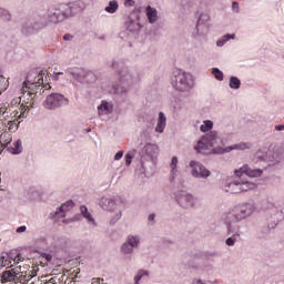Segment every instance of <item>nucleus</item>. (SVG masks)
Returning a JSON list of instances; mask_svg holds the SVG:
<instances>
[{"instance_id": "obj_1", "label": "nucleus", "mask_w": 284, "mask_h": 284, "mask_svg": "<svg viewBox=\"0 0 284 284\" xmlns=\"http://www.w3.org/2000/svg\"><path fill=\"white\" fill-rule=\"evenodd\" d=\"M42 85V87H41ZM52 87L49 84L43 85V71L39 73L31 71L26 82L22 84V99L26 105L22 108V112L13 120L8 121L9 132H17L19 130V123L28 116V113L34 108V101H39L41 97L48 95V90Z\"/></svg>"}, {"instance_id": "obj_2", "label": "nucleus", "mask_w": 284, "mask_h": 284, "mask_svg": "<svg viewBox=\"0 0 284 284\" xmlns=\"http://www.w3.org/2000/svg\"><path fill=\"white\" fill-rule=\"evenodd\" d=\"M223 140L221 135H219V131H210L209 133L202 135L197 143L194 145V150L199 152V154H216L214 151L219 148H214L215 145H221Z\"/></svg>"}, {"instance_id": "obj_3", "label": "nucleus", "mask_w": 284, "mask_h": 284, "mask_svg": "<svg viewBox=\"0 0 284 284\" xmlns=\"http://www.w3.org/2000/svg\"><path fill=\"white\" fill-rule=\"evenodd\" d=\"M171 85L178 92H190L194 88V78L189 72L175 69L171 77Z\"/></svg>"}, {"instance_id": "obj_4", "label": "nucleus", "mask_w": 284, "mask_h": 284, "mask_svg": "<svg viewBox=\"0 0 284 284\" xmlns=\"http://www.w3.org/2000/svg\"><path fill=\"white\" fill-rule=\"evenodd\" d=\"M119 84L113 85L112 92L114 94H128L130 88L139 81V78L132 74L130 69L124 68L119 72Z\"/></svg>"}, {"instance_id": "obj_5", "label": "nucleus", "mask_w": 284, "mask_h": 284, "mask_svg": "<svg viewBox=\"0 0 284 284\" xmlns=\"http://www.w3.org/2000/svg\"><path fill=\"white\" fill-rule=\"evenodd\" d=\"M45 110H59V108H65L70 105V99L65 98L62 93H50L47 95L42 103Z\"/></svg>"}, {"instance_id": "obj_6", "label": "nucleus", "mask_w": 284, "mask_h": 284, "mask_svg": "<svg viewBox=\"0 0 284 284\" xmlns=\"http://www.w3.org/2000/svg\"><path fill=\"white\" fill-rule=\"evenodd\" d=\"M250 190H256V183L237 179L233 182H226L224 191L231 192V194H241L242 192H250Z\"/></svg>"}, {"instance_id": "obj_7", "label": "nucleus", "mask_w": 284, "mask_h": 284, "mask_svg": "<svg viewBox=\"0 0 284 284\" xmlns=\"http://www.w3.org/2000/svg\"><path fill=\"white\" fill-rule=\"evenodd\" d=\"M176 201L178 204L183 207V210H193V207H196L199 203V197L182 191L176 195Z\"/></svg>"}, {"instance_id": "obj_8", "label": "nucleus", "mask_w": 284, "mask_h": 284, "mask_svg": "<svg viewBox=\"0 0 284 284\" xmlns=\"http://www.w3.org/2000/svg\"><path fill=\"white\" fill-rule=\"evenodd\" d=\"M23 261L24 258L20 253H4L0 255V267H6L7 270H10V267H14V265H19V263H23Z\"/></svg>"}, {"instance_id": "obj_9", "label": "nucleus", "mask_w": 284, "mask_h": 284, "mask_svg": "<svg viewBox=\"0 0 284 284\" xmlns=\"http://www.w3.org/2000/svg\"><path fill=\"white\" fill-rule=\"evenodd\" d=\"M241 221H243V219L241 217V214L239 213L236 207L226 213V215L224 216V222L226 224L229 234H234V232L239 230V226H236L235 223H241Z\"/></svg>"}, {"instance_id": "obj_10", "label": "nucleus", "mask_w": 284, "mask_h": 284, "mask_svg": "<svg viewBox=\"0 0 284 284\" xmlns=\"http://www.w3.org/2000/svg\"><path fill=\"white\" fill-rule=\"evenodd\" d=\"M189 168H191V175L194 179H207L211 174L210 170L199 161L192 160Z\"/></svg>"}, {"instance_id": "obj_11", "label": "nucleus", "mask_w": 284, "mask_h": 284, "mask_svg": "<svg viewBox=\"0 0 284 284\" xmlns=\"http://www.w3.org/2000/svg\"><path fill=\"white\" fill-rule=\"evenodd\" d=\"M235 209L237 213H240L242 221H245V219H250V216H252V214L258 210V206L256 205V202L248 201L235 206Z\"/></svg>"}, {"instance_id": "obj_12", "label": "nucleus", "mask_w": 284, "mask_h": 284, "mask_svg": "<svg viewBox=\"0 0 284 284\" xmlns=\"http://www.w3.org/2000/svg\"><path fill=\"white\" fill-rule=\"evenodd\" d=\"M252 143L250 142H240L235 143L233 145L226 146V148H221L217 146V149L214 150L215 154H226L230 152H233V150H237L239 152H245V150H251Z\"/></svg>"}, {"instance_id": "obj_13", "label": "nucleus", "mask_w": 284, "mask_h": 284, "mask_svg": "<svg viewBox=\"0 0 284 284\" xmlns=\"http://www.w3.org/2000/svg\"><path fill=\"white\" fill-rule=\"evenodd\" d=\"M210 32V14L201 13L196 23L197 37H205Z\"/></svg>"}, {"instance_id": "obj_14", "label": "nucleus", "mask_w": 284, "mask_h": 284, "mask_svg": "<svg viewBox=\"0 0 284 284\" xmlns=\"http://www.w3.org/2000/svg\"><path fill=\"white\" fill-rule=\"evenodd\" d=\"M268 219L272 224H268L270 230H276V225L283 222L284 220V211L278 210L277 207L271 209L268 212Z\"/></svg>"}, {"instance_id": "obj_15", "label": "nucleus", "mask_w": 284, "mask_h": 284, "mask_svg": "<svg viewBox=\"0 0 284 284\" xmlns=\"http://www.w3.org/2000/svg\"><path fill=\"white\" fill-rule=\"evenodd\" d=\"M99 206L105 212H112L119 207V203H116V197L114 196H102L99 200Z\"/></svg>"}, {"instance_id": "obj_16", "label": "nucleus", "mask_w": 284, "mask_h": 284, "mask_svg": "<svg viewBox=\"0 0 284 284\" xmlns=\"http://www.w3.org/2000/svg\"><path fill=\"white\" fill-rule=\"evenodd\" d=\"M235 174L236 176H240V174H246V176H250L251 179H256L258 176H263V171L261 169H252L250 165L244 164L239 171H235Z\"/></svg>"}, {"instance_id": "obj_17", "label": "nucleus", "mask_w": 284, "mask_h": 284, "mask_svg": "<svg viewBox=\"0 0 284 284\" xmlns=\"http://www.w3.org/2000/svg\"><path fill=\"white\" fill-rule=\"evenodd\" d=\"M19 274H23V266H16L9 271H4L2 273V283H11V281H16Z\"/></svg>"}, {"instance_id": "obj_18", "label": "nucleus", "mask_w": 284, "mask_h": 284, "mask_svg": "<svg viewBox=\"0 0 284 284\" xmlns=\"http://www.w3.org/2000/svg\"><path fill=\"white\" fill-rule=\"evenodd\" d=\"M41 24L34 20H27L22 24L23 34H34L37 30H40Z\"/></svg>"}, {"instance_id": "obj_19", "label": "nucleus", "mask_w": 284, "mask_h": 284, "mask_svg": "<svg viewBox=\"0 0 284 284\" xmlns=\"http://www.w3.org/2000/svg\"><path fill=\"white\" fill-rule=\"evenodd\" d=\"M146 12V19L151 26H154V23L159 22V10L152 6H148L145 9Z\"/></svg>"}, {"instance_id": "obj_20", "label": "nucleus", "mask_w": 284, "mask_h": 284, "mask_svg": "<svg viewBox=\"0 0 284 284\" xmlns=\"http://www.w3.org/2000/svg\"><path fill=\"white\" fill-rule=\"evenodd\" d=\"M71 77L78 81L79 83L83 82V79H85V71L80 68H69L67 70Z\"/></svg>"}, {"instance_id": "obj_21", "label": "nucleus", "mask_w": 284, "mask_h": 284, "mask_svg": "<svg viewBox=\"0 0 284 284\" xmlns=\"http://www.w3.org/2000/svg\"><path fill=\"white\" fill-rule=\"evenodd\" d=\"M166 125H168V118L165 116V113L160 112L158 118V123L155 126V132H158L159 134H163Z\"/></svg>"}, {"instance_id": "obj_22", "label": "nucleus", "mask_w": 284, "mask_h": 284, "mask_svg": "<svg viewBox=\"0 0 284 284\" xmlns=\"http://www.w3.org/2000/svg\"><path fill=\"white\" fill-rule=\"evenodd\" d=\"M110 213V225H116V223H119V221H121L122 216H123V210H121L120 206H118L115 210L113 211H109Z\"/></svg>"}, {"instance_id": "obj_23", "label": "nucleus", "mask_w": 284, "mask_h": 284, "mask_svg": "<svg viewBox=\"0 0 284 284\" xmlns=\"http://www.w3.org/2000/svg\"><path fill=\"white\" fill-rule=\"evenodd\" d=\"M179 158L173 156L170 163V170H171V183H174L176 179H179Z\"/></svg>"}, {"instance_id": "obj_24", "label": "nucleus", "mask_w": 284, "mask_h": 284, "mask_svg": "<svg viewBox=\"0 0 284 284\" xmlns=\"http://www.w3.org/2000/svg\"><path fill=\"white\" fill-rule=\"evenodd\" d=\"M144 152H145L146 156H150V159H152V161H154V159H156V156H159V146L156 144L148 143L144 146Z\"/></svg>"}, {"instance_id": "obj_25", "label": "nucleus", "mask_w": 284, "mask_h": 284, "mask_svg": "<svg viewBox=\"0 0 284 284\" xmlns=\"http://www.w3.org/2000/svg\"><path fill=\"white\" fill-rule=\"evenodd\" d=\"M113 106L110 102L102 101V103L98 106V114L100 116H105L108 114H112Z\"/></svg>"}, {"instance_id": "obj_26", "label": "nucleus", "mask_w": 284, "mask_h": 284, "mask_svg": "<svg viewBox=\"0 0 284 284\" xmlns=\"http://www.w3.org/2000/svg\"><path fill=\"white\" fill-rule=\"evenodd\" d=\"M80 213L82 214L83 219H85L88 221V223L93 225V227H97V221L94 220V217L92 216L90 211H88V206L81 205Z\"/></svg>"}, {"instance_id": "obj_27", "label": "nucleus", "mask_w": 284, "mask_h": 284, "mask_svg": "<svg viewBox=\"0 0 284 284\" xmlns=\"http://www.w3.org/2000/svg\"><path fill=\"white\" fill-rule=\"evenodd\" d=\"M70 207H72V202H67L64 204H62L54 214L55 219H65V212H68V210H70Z\"/></svg>"}, {"instance_id": "obj_28", "label": "nucleus", "mask_w": 284, "mask_h": 284, "mask_svg": "<svg viewBox=\"0 0 284 284\" xmlns=\"http://www.w3.org/2000/svg\"><path fill=\"white\" fill-rule=\"evenodd\" d=\"M63 12L59 9H54L49 13V21L51 23H59V21H63Z\"/></svg>"}, {"instance_id": "obj_29", "label": "nucleus", "mask_w": 284, "mask_h": 284, "mask_svg": "<svg viewBox=\"0 0 284 284\" xmlns=\"http://www.w3.org/2000/svg\"><path fill=\"white\" fill-rule=\"evenodd\" d=\"M21 114V112L13 110L12 106H8V109L4 111V116H2L1 121H12L13 119H17Z\"/></svg>"}, {"instance_id": "obj_30", "label": "nucleus", "mask_w": 284, "mask_h": 284, "mask_svg": "<svg viewBox=\"0 0 284 284\" xmlns=\"http://www.w3.org/2000/svg\"><path fill=\"white\" fill-rule=\"evenodd\" d=\"M28 270V266L27 267H22V272L21 275H20V281H23L24 283H28V281H32V278H34V276H37V272H34V270H31V271H26Z\"/></svg>"}, {"instance_id": "obj_31", "label": "nucleus", "mask_w": 284, "mask_h": 284, "mask_svg": "<svg viewBox=\"0 0 284 284\" xmlns=\"http://www.w3.org/2000/svg\"><path fill=\"white\" fill-rule=\"evenodd\" d=\"M8 152H10V154H21V152H23V142L17 140L13 142L12 146H8Z\"/></svg>"}, {"instance_id": "obj_32", "label": "nucleus", "mask_w": 284, "mask_h": 284, "mask_svg": "<svg viewBox=\"0 0 284 284\" xmlns=\"http://www.w3.org/2000/svg\"><path fill=\"white\" fill-rule=\"evenodd\" d=\"M125 242L133 246L134 250H139V245H141V235H128Z\"/></svg>"}, {"instance_id": "obj_33", "label": "nucleus", "mask_w": 284, "mask_h": 284, "mask_svg": "<svg viewBox=\"0 0 284 284\" xmlns=\"http://www.w3.org/2000/svg\"><path fill=\"white\" fill-rule=\"evenodd\" d=\"M227 234H232V236L227 237L225 243L229 247H234V245H236V241H239V239H241V233H239V230H235V232L230 233L227 231Z\"/></svg>"}, {"instance_id": "obj_34", "label": "nucleus", "mask_w": 284, "mask_h": 284, "mask_svg": "<svg viewBox=\"0 0 284 284\" xmlns=\"http://www.w3.org/2000/svg\"><path fill=\"white\" fill-rule=\"evenodd\" d=\"M0 21H3L4 23H10V21H12V13H10L8 9L0 8Z\"/></svg>"}, {"instance_id": "obj_35", "label": "nucleus", "mask_w": 284, "mask_h": 284, "mask_svg": "<svg viewBox=\"0 0 284 284\" xmlns=\"http://www.w3.org/2000/svg\"><path fill=\"white\" fill-rule=\"evenodd\" d=\"M121 254H124L125 256H130L134 254V247L130 244H128L125 241L120 247Z\"/></svg>"}, {"instance_id": "obj_36", "label": "nucleus", "mask_w": 284, "mask_h": 284, "mask_svg": "<svg viewBox=\"0 0 284 284\" xmlns=\"http://www.w3.org/2000/svg\"><path fill=\"white\" fill-rule=\"evenodd\" d=\"M0 143L4 148H8V145H10V143H12V134H10L8 132L1 133Z\"/></svg>"}, {"instance_id": "obj_37", "label": "nucleus", "mask_w": 284, "mask_h": 284, "mask_svg": "<svg viewBox=\"0 0 284 284\" xmlns=\"http://www.w3.org/2000/svg\"><path fill=\"white\" fill-rule=\"evenodd\" d=\"M235 37L236 34H230V33L223 36L221 39L216 41L217 48H223V45H225V43H227L230 39H235Z\"/></svg>"}, {"instance_id": "obj_38", "label": "nucleus", "mask_w": 284, "mask_h": 284, "mask_svg": "<svg viewBox=\"0 0 284 284\" xmlns=\"http://www.w3.org/2000/svg\"><path fill=\"white\" fill-rule=\"evenodd\" d=\"M116 10H119V2L116 0H111L109 6L105 7V12H109V14H114Z\"/></svg>"}, {"instance_id": "obj_39", "label": "nucleus", "mask_w": 284, "mask_h": 284, "mask_svg": "<svg viewBox=\"0 0 284 284\" xmlns=\"http://www.w3.org/2000/svg\"><path fill=\"white\" fill-rule=\"evenodd\" d=\"M214 128V122L212 120H204L200 125V131L202 132H210Z\"/></svg>"}, {"instance_id": "obj_40", "label": "nucleus", "mask_w": 284, "mask_h": 284, "mask_svg": "<svg viewBox=\"0 0 284 284\" xmlns=\"http://www.w3.org/2000/svg\"><path fill=\"white\" fill-rule=\"evenodd\" d=\"M229 87L231 90H239V88H241V80L237 77H231L229 80Z\"/></svg>"}, {"instance_id": "obj_41", "label": "nucleus", "mask_w": 284, "mask_h": 284, "mask_svg": "<svg viewBox=\"0 0 284 284\" xmlns=\"http://www.w3.org/2000/svg\"><path fill=\"white\" fill-rule=\"evenodd\" d=\"M83 10H85V4H83V2H75L71 6V12L74 14L83 12Z\"/></svg>"}, {"instance_id": "obj_42", "label": "nucleus", "mask_w": 284, "mask_h": 284, "mask_svg": "<svg viewBox=\"0 0 284 284\" xmlns=\"http://www.w3.org/2000/svg\"><path fill=\"white\" fill-rule=\"evenodd\" d=\"M10 87V81L6 80L3 75H0V94L2 92H6L8 88Z\"/></svg>"}, {"instance_id": "obj_43", "label": "nucleus", "mask_w": 284, "mask_h": 284, "mask_svg": "<svg viewBox=\"0 0 284 284\" xmlns=\"http://www.w3.org/2000/svg\"><path fill=\"white\" fill-rule=\"evenodd\" d=\"M191 284H219V280L212 281V280H202L199 277H195L192 280Z\"/></svg>"}, {"instance_id": "obj_44", "label": "nucleus", "mask_w": 284, "mask_h": 284, "mask_svg": "<svg viewBox=\"0 0 284 284\" xmlns=\"http://www.w3.org/2000/svg\"><path fill=\"white\" fill-rule=\"evenodd\" d=\"M145 276H150V273L148 271H145V270L138 271L136 275L134 276V283L139 284L141 278H143Z\"/></svg>"}, {"instance_id": "obj_45", "label": "nucleus", "mask_w": 284, "mask_h": 284, "mask_svg": "<svg viewBox=\"0 0 284 284\" xmlns=\"http://www.w3.org/2000/svg\"><path fill=\"white\" fill-rule=\"evenodd\" d=\"M212 74H213L214 79H216L217 81H223V71H220L219 68H213Z\"/></svg>"}, {"instance_id": "obj_46", "label": "nucleus", "mask_w": 284, "mask_h": 284, "mask_svg": "<svg viewBox=\"0 0 284 284\" xmlns=\"http://www.w3.org/2000/svg\"><path fill=\"white\" fill-rule=\"evenodd\" d=\"M21 100H22V105H21L20 112H22L23 106L26 105V102L23 101V88L21 89V97L18 100H12L11 105H17V103H21Z\"/></svg>"}, {"instance_id": "obj_47", "label": "nucleus", "mask_w": 284, "mask_h": 284, "mask_svg": "<svg viewBox=\"0 0 284 284\" xmlns=\"http://www.w3.org/2000/svg\"><path fill=\"white\" fill-rule=\"evenodd\" d=\"M8 108H10V104H8V103L0 104V119H3Z\"/></svg>"}, {"instance_id": "obj_48", "label": "nucleus", "mask_w": 284, "mask_h": 284, "mask_svg": "<svg viewBox=\"0 0 284 284\" xmlns=\"http://www.w3.org/2000/svg\"><path fill=\"white\" fill-rule=\"evenodd\" d=\"M232 10L233 12H235L236 14H239V12L241 11V8L239 7V2L234 1L232 3Z\"/></svg>"}, {"instance_id": "obj_49", "label": "nucleus", "mask_w": 284, "mask_h": 284, "mask_svg": "<svg viewBox=\"0 0 284 284\" xmlns=\"http://www.w3.org/2000/svg\"><path fill=\"white\" fill-rule=\"evenodd\" d=\"M124 159H125V165L128 166L132 165V159H133L132 154L128 153Z\"/></svg>"}, {"instance_id": "obj_50", "label": "nucleus", "mask_w": 284, "mask_h": 284, "mask_svg": "<svg viewBox=\"0 0 284 284\" xmlns=\"http://www.w3.org/2000/svg\"><path fill=\"white\" fill-rule=\"evenodd\" d=\"M134 0H125L124 1V7L125 8H134Z\"/></svg>"}, {"instance_id": "obj_51", "label": "nucleus", "mask_w": 284, "mask_h": 284, "mask_svg": "<svg viewBox=\"0 0 284 284\" xmlns=\"http://www.w3.org/2000/svg\"><path fill=\"white\" fill-rule=\"evenodd\" d=\"M123 159V151H119L115 155H114V161H121Z\"/></svg>"}, {"instance_id": "obj_52", "label": "nucleus", "mask_w": 284, "mask_h": 284, "mask_svg": "<svg viewBox=\"0 0 284 284\" xmlns=\"http://www.w3.org/2000/svg\"><path fill=\"white\" fill-rule=\"evenodd\" d=\"M26 230H28V227H27L26 225L19 226V227L17 229V234H23V232H26Z\"/></svg>"}, {"instance_id": "obj_53", "label": "nucleus", "mask_w": 284, "mask_h": 284, "mask_svg": "<svg viewBox=\"0 0 284 284\" xmlns=\"http://www.w3.org/2000/svg\"><path fill=\"white\" fill-rule=\"evenodd\" d=\"M62 74H63V72L53 73V75H52L53 81H59V77H62Z\"/></svg>"}, {"instance_id": "obj_54", "label": "nucleus", "mask_w": 284, "mask_h": 284, "mask_svg": "<svg viewBox=\"0 0 284 284\" xmlns=\"http://www.w3.org/2000/svg\"><path fill=\"white\" fill-rule=\"evenodd\" d=\"M275 130H276V132H283V130H284V124H277V125H275Z\"/></svg>"}, {"instance_id": "obj_55", "label": "nucleus", "mask_w": 284, "mask_h": 284, "mask_svg": "<svg viewBox=\"0 0 284 284\" xmlns=\"http://www.w3.org/2000/svg\"><path fill=\"white\" fill-rule=\"evenodd\" d=\"M155 216H156V215H154V214H150V215H149V221H154Z\"/></svg>"}, {"instance_id": "obj_56", "label": "nucleus", "mask_w": 284, "mask_h": 284, "mask_svg": "<svg viewBox=\"0 0 284 284\" xmlns=\"http://www.w3.org/2000/svg\"><path fill=\"white\" fill-rule=\"evenodd\" d=\"M134 12H141V7H135Z\"/></svg>"}, {"instance_id": "obj_57", "label": "nucleus", "mask_w": 284, "mask_h": 284, "mask_svg": "<svg viewBox=\"0 0 284 284\" xmlns=\"http://www.w3.org/2000/svg\"><path fill=\"white\" fill-rule=\"evenodd\" d=\"M185 3H190L187 0H182V6H185Z\"/></svg>"}, {"instance_id": "obj_58", "label": "nucleus", "mask_w": 284, "mask_h": 284, "mask_svg": "<svg viewBox=\"0 0 284 284\" xmlns=\"http://www.w3.org/2000/svg\"><path fill=\"white\" fill-rule=\"evenodd\" d=\"M63 40H64V41H68V36H64V37H63Z\"/></svg>"}, {"instance_id": "obj_59", "label": "nucleus", "mask_w": 284, "mask_h": 284, "mask_svg": "<svg viewBox=\"0 0 284 284\" xmlns=\"http://www.w3.org/2000/svg\"><path fill=\"white\" fill-rule=\"evenodd\" d=\"M135 26H136V28H139V23H136Z\"/></svg>"}]
</instances>
